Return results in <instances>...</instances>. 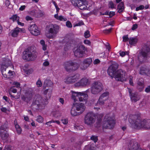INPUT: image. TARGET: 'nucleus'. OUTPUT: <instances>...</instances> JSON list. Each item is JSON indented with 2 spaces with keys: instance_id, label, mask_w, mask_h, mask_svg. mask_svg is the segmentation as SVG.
Listing matches in <instances>:
<instances>
[{
  "instance_id": "nucleus-16",
  "label": "nucleus",
  "mask_w": 150,
  "mask_h": 150,
  "mask_svg": "<svg viewBox=\"0 0 150 150\" xmlns=\"http://www.w3.org/2000/svg\"><path fill=\"white\" fill-rule=\"evenodd\" d=\"M31 34L35 36H37L40 34L37 26L35 24L30 25L28 28Z\"/></svg>"
},
{
  "instance_id": "nucleus-63",
  "label": "nucleus",
  "mask_w": 150,
  "mask_h": 150,
  "mask_svg": "<svg viewBox=\"0 0 150 150\" xmlns=\"http://www.w3.org/2000/svg\"><path fill=\"white\" fill-rule=\"evenodd\" d=\"M25 5H23L21 6V7L19 8V10L20 11H23V10L25 8Z\"/></svg>"
},
{
  "instance_id": "nucleus-22",
  "label": "nucleus",
  "mask_w": 150,
  "mask_h": 150,
  "mask_svg": "<svg viewBox=\"0 0 150 150\" xmlns=\"http://www.w3.org/2000/svg\"><path fill=\"white\" fill-rule=\"evenodd\" d=\"M140 74L143 75H146L150 76V70L146 67H141L140 68Z\"/></svg>"
},
{
  "instance_id": "nucleus-1",
  "label": "nucleus",
  "mask_w": 150,
  "mask_h": 150,
  "mask_svg": "<svg viewBox=\"0 0 150 150\" xmlns=\"http://www.w3.org/2000/svg\"><path fill=\"white\" fill-rule=\"evenodd\" d=\"M129 121L132 128L140 129H150V120H141L140 117L136 115H132L129 117Z\"/></svg>"
},
{
  "instance_id": "nucleus-21",
  "label": "nucleus",
  "mask_w": 150,
  "mask_h": 150,
  "mask_svg": "<svg viewBox=\"0 0 150 150\" xmlns=\"http://www.w3.org/2000/svg\"><path fill=\"white\" fill-rule=\"evenodd\" d=\"M25 29L23 28H20L18 27H16L14 28L13 30H12L10 33L11 35L13 37H16L18 35L19 32H24Z\"/></svg>"
},
{
  "instance_id": "nucleus-9",
  "label": "nucleus",
  "mask_w": 150,
  "mask_h": 150,
  "mask_svg": "<svg viewBox=\"0 0 150 150\" xmlns=\"http://www.w3.org/2000/svg\"><path fill=\"white\" fill-rule=\"evenodd\" d=\"M108 93L106 92L103 93L99 97L98 101L96 105H102L105 104L108 106H111L112 104L110 100L108 99Z\"/></svg>"
},
{
  "instance_id": "nucleus-27",
  "label": "nucleus",
  "mask_w": 150,
  "mask_h": 150,
  "mask_svg": "<svg viewBox=\"0 0 150 150\" xmlns=\"http://www.w3.org/2000/svg\"><path fill=\"white\" fill-rule=\"evenodd\" d=\"M8 130V127L7 124L5 123L2 125L0 127V132L4 131V132H7Z\"/></svg>"
},
{
  "instance_id": "nucleus-28",
  "label": "nucleus",
  "mask_w": 150,
  "mask_h": 150,
  "mask_svg": "<svg viewBox=\"0 0 150 150\" xmlns=\"http://www.w3.org/2000/svg\"><path fill=\"white\" fill-rule=\"evenodd\" d=\"M54 17L57 20L61 21H67V19L66 18L62 16H58L57 14H55L54 15Z\"/></svg>"
},
{
  "instance_id": "nucleus-11",
  "label": "nucleus",
  "mask_w": 150,
  "mask_h": 150,
  "mask_svg": "<svg viewBox=\"0 0 150 150\" xmlns=\"http://www.w3.org/2000/svg\"><path fill=\"white\" fill-rule=\"evenodd\" d=\"M96 120L95 115L92 112L88 113L85 116L84 122L88 125H91L93 124Z\"/></svg>"
},
{
  "instance_id": "nucleus-54",
  "label": "nucleus",
  "mask_w": 150,
  "mask_h": 150,
  "mask_svg": "<svg viewBox=\"0 0 150 150\" xmlns=\"http://www.w3.org/2000/svg\"><path fill=\"white\" fill-rule=\"evenodd\" d=\"M145 91L146 93H149L150 92V85L147 87L145 89Z\"/></svg>"
},
{
  "instance_id": "nucleus-40",
  "label": "nucleus",
  "mask_w": 150,
  "mask_h": 150,
  "mask_svg": "<svg viewBox=\"0 0 150 150\" xmlns=\"http://www.w3.org/2000/svg\"><path fill=\"white\" fill-rule=\"evenodd\" d=\"M37 86L38 87H40L42 86V83L40 79H38L36 83Z\"/></svg>"
},
{
  "instance_id": "nucleus-47",
  "label": "nucleus",
  "mask_w": 150,
  "mask_h": 150,
  "mask_svg": "<svg viewBox=\"0 0 150 150\" xmlns=\"http://www.w3.org/2000/svg\"><path fill=\"white\" fill-rule=\"evenodd\" d=\"M144 6L143 5H140L139 7H137L136 8V10L138 11L140 10H142L144 9Z\"/></svg>"
},
{
  "instance_id": "nucleus-32",
  "label": "nucleus",
  "mask_w": 150,
  "mask_h": 150,
  "mask_svg": "<svg viewBox=\"0 0 150 150\" xmlns=\"http://www.w3.org/2000/svg\"><path fill=\"white\" fill-rule=\"evenodd\" d=\"M20 18L17 15H14L10 18V19L12 20L13 22L17 21H19Z\"/></svg>"
},
{
  "instance_id": "nucleus-12",
  "label": "nucleus",
  "mask_w": 150,
  "mask_h": 150,
  "mask_svg": "<svg viewBox=\"0 0 150 150\" xmlns=\"http://www.w3.org/2000/svg\"><path fill=\"white\" fill-rule=\"evenodd\" d=\"M71 2L74 6L78 7L81 10L86 8L87 2L86 0H71Z\"/></svg>"
},
{
  "instance_id": "nucleus-61",
  "label": "nucleus",
  "mask_w": 150,
  "mask_h": 150,
  "mask_svg": "<svg viewBox=\"0 0 150 150\" xmlns=\"http://www.w3.org/2000/svg\"><path fill=\"white\" fill-rule=\"evenodd\" d=\"M84 42L85 44L88 45H90L91 43L88 40H84Z\"/></svg>"
},
{
  "instance_id": "nucleus-19",
  "label": "nucleus",
  "mask_w": 150,
  "mask_h": 150,
  "mask_svg": "<svg viewBox=\"0 0 150 150\" xmlns=\"http://www.w3.org/2000/svg\"><path fill=\"white\" fill-rule=\"evenodd\" d=\"M72 106L75 108L77 111H79V112L80 114L82 113L85 109V107L82 103H74Z\"/></svg>"
},
{
  "instance_id": "nucleus-38",
  "label": "nucleus",
  "mask_w": 150,
  "mask_h": 150,
  "mask_svg": "<svg viewBox=\"0 0 150 150\" xmlns=\"http://www.w3.org/2000/svg\"><path fill=\"white\" fill-rule=\"evenodd\" d=\"M108 6L109 8H115V5L112 1L109 2V3Z\"/></svg>"
},
{
  "instance_id": "nucleus-51",
  "label": "nucleus",
  "mask_w": 150,
  "mask_h": 150,
  "mask_svg": "<svg viewBox=\"0 0 150 150\" xmlns=\"http://www.w3.org/2000/svg\"><path fill=\"white\" fill-rule=\"evenodd\" d=\"M100 62V60L98 59H96L94 61L93 63L95 64H98Z\"/></svg>"
},
{
  "instance_id": "nucleus-41",
  "label": "nucleus",
  "mask_w": 150,
  "mask_h": 150,
  "mask_svg": "<svg viewBox=\"0 0 150 150\" xmlns=\"http://www.w3.org/2000/svg\"><path fill=\"white\" fill-rule=\"evenodd\" d=\"M84 36L86 38H87L90 36V32L87 30L84 33Z\"/></svg>"
},
{
  "instance_id": "nucleus-56",
  "label": "nucleus",
  "mask_w": 150,
  "mask_h": 150,
  "mask_svg": "<svg viewBox=\"0 0 150 150\" xmlns=\"http://www.w3.org/2000/svg\"><path fill=\"white\" fill-rule=\"evenodd\" d=\"M126 54L125 52L121 51H120V54L122 57H123Z\"/></svg>"
},
{
  "instance_id": "nucleus-10",
  "label": "nucleus",
  "mask_w": 150,
  "mask_h": 150,
  "mask_svg": "<svg viewBox=\"0 0 150 150\" xmlns=\"http://www.w3.org/2000/svg\"><path fill=\"white\" fill-rule=\"evenodd\" d=\"M103 89L102 83L99 81H95L92 83L91 89V93L94 94L98 93Z\"/></svg>"
},
{
  "instance_id": "nucleus-34",
  "label": "nucleus",
  "mask_w": 150,
  "mask_h": 150,
  "mask_svg": "<svg viewBox=\"0 0 150 150\" xmlns=\"http://www.w3.org/2000/svg\"><path fill=\"white\" fill-rule=\"evenodd\" d=\"M40 43L42 45V48L44 50H45L47 49V45L45 44V42L43 40L40 41Z\"/></svg>"
},
{
  "instance_id": "nucleus-59",
  "label": "nucleus",
  "mask_w": 150,
  "mask_h": 150,
  "mask_svg": "<svg viewBox=\"0 0 150 150\" xmlns=\"http://www.w3.org/2000/svg\"><path fill=\"white\" fill-rule=\"evenodd\" d=\"M62 122L64 124H66L68 123V120L66 119H64L62 120Z\"/></svg>"
},
{
  "instance_id": "nucleus-57",
  "label": "nucleus",
  "mask_w": 150,
  "mask_h": 150,
  "mask_svg": "<svg viewBox=\"0 0 150 150\" xmlns=\"http://www.w3.org/2000/svg\"><path fill=\"white\" fill-rule=\"evenodd\" d=\"M25 19L27 21H32L33 19L29 16H27L25 17Z\"/></svg>"
},
{
  "instance_id": "nucleus-4",
  "label": "nucleus",
  "mask_w": 150,
  "mask_h": 150,
  "mask_svg": "<svg viewBox=\"0 0 150 150\" xmlns=\"http://www.w3.org/2000/svg\"><path fill=\"white\" fill-rule=\"evenodd\" d=\"M89 92V90L82 92L72 91L71 98L74 102L78 101V100L80 101H86L88 98L87 93Z\"/></svg>"
},
{
  "instance_id": "nucleus-13",
  "label": "nucleus",
  "mask_w": 150,
  "mask_h": 150,
  "mask_svg": "<svg viewBox=\"0 0 150 150\" xmlns=\"http://www.w3.org/2000/svg\"><path fill=\"white\" fill-rule=\"evenodd\" d=\"M105 120L103 122V128L111 129L115 125V122L114 120L111 117H108L107 116H105Z\"/></svg>"
},
{
  "instance_id": "nucleus-52",
  "label": "nucleus",
  "mask_w": 150,
  "mask_h": 150,
  "mask_svg": "<svg viewBox=\"0 0 150 150\" xmlns=\"http://www.w3.org/2000/svg\"><path fill=\"white\" fill-rule=\"evenodd\" d=\"M138 27V25L137 24H134L133 26L132 27V30H134L136 29H137Z\"/></svg>"
},
{
  "instance_id": "nucleus-45",
  "label": "nucleus",
  "mask_w": 150,
  "mask_h": 150,
  "mask_svg": "<svg viewBox=\"0 0 150 150\" xmlns=\"http://www.w3.org/2000/svg\"><path fill=\"white\" fill-rule=\"evenodd\" d=\"M66 25L68 28H71L72 27L71 23L69 21H67L66 23Z\"/></svg>"
},
{
  "instance_id": "nucleus-60",
  "label": "nucleus",
  "mask_w": 150,
  "mask_h": 150,
  "mask_svg": "<svg viewBox=\"0 0 150 150\" xmlns=\"http://www.w3.org/2000/svg\"><path fill=\"white\" fill-rule=\"evenodd\" d=\"M14 88H15V87H14ZM11 91L13 93H15L17 92V90L14 88H11Z\"/></svg>"
},
{
  "instance_id": "nucleus-14",
  "label": "nucleus",
  "mask_w": 150,
  "mask_h": 150,
  "mask_svg": "<svg viewBox=\"0 0 150 150\" xmlns=\"http://www.w3.org/2000/svg\"><path fill=\"white\" fill-rule=\"evenodd\" d=\"M85 50L84 45H80L74 52L75 56L78 58L82 57L85 54Z\"/></svg>"
},
{
  "instance_id": "nucleus-20",
  "label": "nucleus",
  "mask_w": 150,
  "mask_h": 150,
  "mask_svg": "<svg viewBox=\"0 0 150 150\" xmlns=\"http://www.w3.org/2000/svg\"><path fill=\"white\" fill-rule=\"evenodd\" d=\"M92 62V59L91 58L85 59L83 63L80 66L81 69L83 70H84L89 66Z\"/></svg>"
},
{
  "instance_id": "nucleus-33",
  "label": "nucleus",
  "mask_w": 150,
  "mask_h": 150,
  "mask_svg": "<svg viewBox=\"0 0 150 150\" xmlns=\"http://www.w3.org/2000/svg\"><path fill=\"white\" fill-rule=\"evenodd\" d=\"M15 124V127L16 129L17 132L18 134H20L22 131V129L21 128L18 124Z\"/></svg>"
},
{
  "instance_id": "nucleus-58",
  "label": "nucleus",
  "mask_w": 150,
  "mask_h": 150,
  "mask_svg": "<svg viewBox=\"0 0 150 150\" xmlns=\"http://www.w3.org/2000/svg\"><path fill=\"white\" fill-rule=\"evenodd\" d=\"M5 3L6 5L7 6H8L10 4V1L8 0H5Z\"/></svg>"
},
{
  "instance_id": "nucleus-35",
  "label": "nucleus",
  "mask_w": 150,
  "mask_h": 150,
  "mask_svg": "<svg viewBox=\"0 0 150 150\" xmlns=\"http://www.w3.org/2000/svg\"><path fill=\"white\" fill-rule=\"evenodd\" d=\"M53 116L55 118H57L60 116V114L58 111L54 112H53Z\"/></svg>"
},
{
  "instance_id": "nucleus-62",
  "label": "nucleus",
  "mask_w": 150,
  "mask_h": 150,
  "mask_svg": "<svg viewBox=\"0 0 150 150\" xmlns=\"http://www.w3.org/2000/svg\"><path fill=\"white\" fill-rule=\"evenodd\" d=\"M87 150H95V148L93 147L90 146L87 149Z\"/></svg>"
},
{
  "instance_id": "nucleus-18",
  "label": "nucleus",
  "mask_w": 150,
  "mask_h": 150,
  "mask_svg": "<svg viewBox=\"0 0 150 150\" xmlns=\"http://www.w3.org/2000/svg\"><path fill=\"white\" fill-rule=\"evenodd\" d=\"M32 96V93L30 91H27L24 95H22L21 97L22 100L28 103L31 100Z\"/></svg>"
},
{
  "instance_id": "nucleus-5",
  "label": "nucleus",
  "mask_w": 150,
  "mask_h": 150,
  "mask_svg": "<svg viewBox=\"0 0 150 150\" xmlns=\"http://www.w3.org/2000/svg\"><path fill=\"white\" fill-rule=\"evenodd\" d=\"M37 55L38 53L34 47H31L25 51V54L23 56V58L27 61H33L36 59Z\"/></svg>"
},
{
  "instance_id": "nucleus-31",
  "label": "nucleus",
  "mask_w": 150,
  "mask_h": 150,
  "mask_svg": "<svg viewBox=\"0 0 150 150\" xmlns=\"http://www.w3.org/2000/svg\"><path fill=\"white\" fill-rule=\"evenodd\" d=\"M71 115L73 116H76L80 114L79 112H77L76 111L73 106H72V108L71 109Z\"/></svg>"
},
{
  "instance_id": "nucleus-6",
  "label": "nucleus",
  "mask_w": 150,
  "mask_h": 150,
  "mask_svg": "<svg viewBox=\"0 0 150 150\" xmlns=\"http://www.w3.org/2000/svg\"><path fill=\"white\" fill-rule=\"evenodd\" d=\"M150 53V42H148L144 44L140 54L138 56V59L141 62L144 61Z\"/></svg>"
},
{
  "instance_id": "nucleus-17",
  "label": "nucleus",
  "mask_w": 150,
  "mask_h": 150,
  "mask_svg": "<svg viewBox=\"0 0 150 150\" xmlns=\"http://www.w3.org/2000/svg\"><path fill=\"white\" fill-rule=\"evenodd\" d=\"M90 83L88 79L86 78H82L79 82L75 84L76 87H84L87 86Z\"/></svg>"
},
{
  "instance_id": "nucleus-8",
  "label": "nucleus",
  "mask_w": 150,
  "mask_h": 150,
  "mask_svg": "<svg viewBox=\"0 0 150 150\" xmlns=\"http://www.w3.org/2000/svg\"><path fill=\"white\" fill-rule=\"evenodd\" d=\"M63 66L66 71L72 72L76 70L79 67V65L76 62H74L71 61L64 62Z\"/></svg>"
},
{
  "instance_id": "nucleus-25",
  "label": "nucleus",
  "mask_w": 150,
  "mask_h": 150,
  "mask_svg": "<svg viewBox=\"0 0 150 150\" xmlns=\"http://www.w3.org/2000/svg\"><path fill=\"white\" fill-rule=\"evenodd\" d=\"M0 136L2 140H5L8 139L9 134L7 132H4V131H2L0 132Z\"/></svg>"
},
{
  "instance_id": "nucleus-24",
  "label": "nucleus",
  "mask_w": 150,
  "mask_h": 150,
  "mask_svg": "<svg viewBox=\"0 0 150 150\" xmlns=\"http://www.w3.org/2000/svg\"><path fill=\"white\" fill-rule=\"evenodd\" d=\"M130 97L131 100L134 102H136L140 98V95L137 93H133Z\"/></svg>"
},
{
  "instance_id": "nucleus-39",
  "label": "nucleus",
  "mask_w": 150,
  "mask_h": 150,
  "mask_svg": "<svg viewBox=\"0 0 150 150\" xmlns=\"http://www.w3.org/2000/svg\"><path fill=\"white\" fill-rule=\"evenodd\" d=\"M91 139L93 141L95 142H96L98 140V137L93 135L91 137Z\"/></svg>"
},
{
  "instance_id": "nucleus-2",
  "label": "nucleus",
  "mask_w": 150,
  "mask_h": 150,
  "mask_svg": "<svg viewBox=\"0 0 150 150\" xmlns=\"http://www.w3.org/2000/svg\"><path fill=\"white\" fill-rule=\"evenodd\" d=\"M119 66L118 64L116 63L112 64L108 68L107 72L112 78L115 76L116 80L123 81L125 80V71L120 69L116 71Z\"/></svg>"
},
{
  "instance_id": "nucleus-43",
  "label": "nucleus",
  "mask_w": 150,
  "mask_h": 150,
  "mask_svg": "<svg viewBox=\"0 0 150 150\" xmlns=\"http://www.w3.org/2000/svg\"><path fill=\"white\" fill-rule=\"evenodd\" d=\"M5 59V60H4V65L6 66H7L9 65L11 63L10 60L9 59Z\"/></svg>"
},
{
  "instance_id": "nucleus-37",
  "label": "nucleus",
  "mask_w": 150,
  "mask_h": 150,
  "mask_svg": "<svg viewBox=\"0 0 150 150\" xmlns=\"http://www.w3.org/2000/svg\"><path fill=\"white\" fill-rule=\"evenodd\" d=\"M36 120L39 123H41L43 121V118L40 115L38 116Z\"/></svg>"
},
{
  "instance_id": "nucleus-55",
  "label": "nucleus",
  "mask_w": 150,
  "mask_h": 150,
  "mask_svg": "<svg viewBox=\"0 0 150 150\" xmlns=\"http://www.w3.org/2000/svg\"><path fill=\"white\" fill-rule=\"evenodd\" d=\"M115 12L113 11H110L109 12V16L110 18L112 17L115 15Z\"/></svg>"
},
{
  "instance_id": "nucleus-50",
  "label": "nucleus",
  "mask_w": 150,
  "mask_h": 150,
  "mask_svg": "<svg viewBox=\"0 0 150 150\" xmlns=\"http://www.w3.org/2000/svg\"><path fill=\"white\" fill-rule=\"evenodd\" d=\"M6 66L4 65V66H3L1 67V71L4 72L5 71L6 69Z\"/></svg>"
},
{
  "instance_id": "nucleus-42",
  "label": "nucleus",
  "mask_w": 150,
  "mask_h": 150,
  "mask_svg": "<svg viewBox=\"0 0 150 150\" xmlns=\"http://www.w3.org/2000/svg\"><path fill=\"white\" fill-rule=\"evenodd\" d=\"M128 35H126L123 36V41L126 42L129 40V38L128 37Z\"/></svg>"
},
{
  "instance_id": "nucleus-3",
  "label": "nucleus",
  "mask_w": 150,
  "mask_h": 150,
  "mask_svg": "<svg viewBox=\"0 0 150 150\" xmlns=\"http://www.w3.org/2000/svg\"><path fill=\"white\" fill-rule=\"evenodd\" d=\"M47 100H44L41 96L38 95H36L33 100L31 108L35 111L41 110L43 108V105L47 104Z\"/></svg>"
},
{
  "instance_id": "nucleus-44",
  "label": "nucleus",
  "mask_w": 150,
  "mask_h": 150,
  "mask_svg": "<svg viewBox=\"0 0 150 150\" xmlns=\"http://www.w3.org/2000/svg\"><path fill=\"white\" fill-rule=\"evenodd\" d=\"M36 10H33L29 12V14L30 15H31L32 16H34L35 17V14H36Z\"/></svg>"
},
{
  "instance_id": "nucleus-30",
  "label": "nucleus",
  "mask_w": 150,
  "mask_h": 150,
  "mask_svg": "<svg viewBox=\"0 0 150 150\" xmlns=\"http://www.w3.org/2000/svg\"><path fill=\"white\" fill-rule=\"evenodd\" d=\"M138 40L136 38H130L129 39V43L131 45H134L137 42Z\"/></svg>"
},
{
  "instance_id": "nucleus-49",
  "label": "nucleus",
  "mask_w": 150,
  "mask_h": 150,
  "mask_svg": "<svg viewBox=\"0 0 150 150\" xmlns=\"http://www.w3.org/2000/svg\"><path fill=\"white\" fill-rule=\"evenodd\" d=\"M84 25V23L83 22L81 21L79 22L78 23L76 24L75 25V26H81Z\"/></svg>"
},
{
  "instance_id": "nucleus-64",
  "label": "nucleus",
  "mask_w": 150,
  "mask_h": 150,
  "mask_svg": "<svg viewBox=\"0 0 150 150\" xmlns=\"http://www.w3.org/2000/svg\"><path fill=\"white\" fill-rule=\"evenodd\" d=\"M129 93L130 96L132 94V90L129 88H127Z\"/></svg>"
},
{
  "instance_id": "nucleus-15",
  "label": "nucleus",
  "mask_w": 150,
  "mask_h": 150,
  "mask_svg": "<svg viewBox=\"0 0 150 150\" xmlns=\"http://www.w3.org/2000/svg\"><path fill=\"white\" fill-rule=\"evenodd\" d=\"M79 75L77 74L71 75L67 77L64 80V81L67 84L72 83L75 82L79 79Z\"/></svg>"
},
{
  "instance_id": "nucleus-26",
  "label": "nucleus",
  "mask_w": 150,
  "mask_h": 150,
  "mask_svg": "<svg viewBox=\"0 0 150 150\" xmlns=\"http://www.w3.org/2000/svg\"><path fill=\"white\" fill-rule=\"evenodd\" d=\"M117 8L118 9V12L121 13L124 9V4L123 2H121L118 5Z\"/></svg>"
},
{
  "instance_id": "nucleus-53",
  "label": "nucleus",
  "mask_w": 150,
  "mask_h": 150,
  "mask_svg": "<svg viewBox=\"0 0 150 150\" xmlns=\"http://www.w3.org/2000/svg\"><path fill=\"white\" fill-rule=\"evenodd\" d=\"M50 63L48 61H45L43 64V65L44 66H47L49 65Z\"/></svg>"
},
{
  "instance_id": "nucleus-46",
  "label": "nucleus",
  "mask_w": 150,
  "mask_h": 150,
  "mask_svg": "<svg viewBox=\"0 0 150 150\" xmlns=\"http://www.w3.org/2000/svg\"><path fill=\"white\" fill-rule=\"evenodd\" d=\"M132 79H133L132 77L131 76H130L129 77V84L131 85L132 86H134V84L133 82Z\"/></svg>"
},
{
  "instance_id": "nucleus-7",
  "label": "nucleus",
  "mask_w": 150,
  "mask_h": 150,
  "mask_svg": "<svg viewBox=\"0 0 150 150\" xmlns=\"http://www.w3.org/2000/svg\"><path fill=\"white\" fill-rule=\"evenodd\" d=\"M47 32L46 33L47 37L49 38H52L55 37L59 30V27L56 24H50L47 26L46 27Z\"/></svg>"
},
{
  "instance_id": "nucleus-29",
  "label": "nucleus",
  "mask_w": 150,
  "mask_h": 150,
  "mask_svg": "<svg viewBox=\"0 0 150 150\" xmlns=\"http://www.w3.org/2000/svg\"><path fill=\"white\" fill-rule=\"evenodd\" d=\"M35 17L40 18L42 16L44 15V13L40 10H36Z\"/></svg>"
},
{
  "instance_id": "nucleus-36",
  "label": "nucleus",
  "mask_w": 150,
  "mask_h": 150,
  "mask_svg": "<svg viewBox=\"0 0 150 150\" xmlns=\"http://www.w3.org/2000/svg\"><path fill=\"white\" fill-rule=\"evenodd\" d=\"M102 120L101 118H98L97 119V122H96L97 127H100L101 125Z\"/></svg>"
},
{
  "instance_id": "nucleus-23",
  "label": "nucleus",
  "mask_w": 150,
  "mask_h": 150,
  "mask_svg": "<svg viewBox=\"0 0 150 150\" xmlns=\"http://www.w3.org/2000/svg\"><path fill=\"white\" fill-rule=\"evenodd\" d=\"M137 89L140 92H141L144 89V81L142 80L138 81L137 82Z\"/></svg>"
},
{
  "instance_id": "nucleus-48",
  "label": "nucleus",
  "mask_w": 150,
  "mask_h": 150,
  "mask_svg": "<svg viewBox=\"0 0 150 150\" xmlns=\"http://www.w3.org/2000/svg\"><path fill=\"white\" fill-rule=\"evenodd\" d=\"M112 30V28H110L108 29H106L103 30V32L104 33H108L111 32Z\"/></svg>"
}]
</instances>
